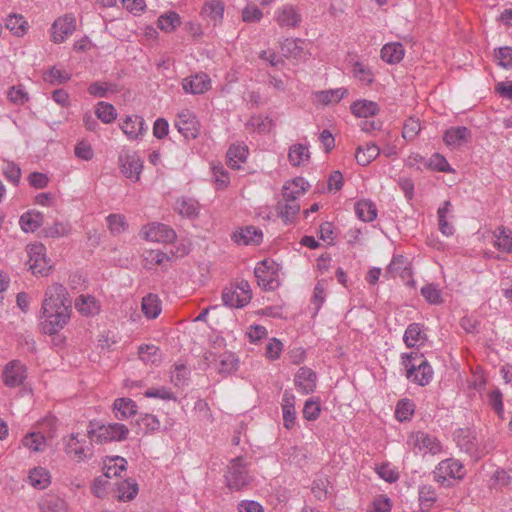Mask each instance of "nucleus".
<instances>
[{
	"instance_id": "nucleus-1",
	"label": "nucleus",
	"mask_w": 512,
	"mask_h": 512,
	"mask_svg": "<svg viewBox=\"0 0 512 512\" xmlns=\"http://www.w3.org/2000/svg\"><path fill=\"white\" fill-rule=\"evenodd\" d=\"M72 301L67 289L54 283L45 291L41 307V329L47 335H53L64 328L71 316Z\"/></svg>"
},
{
	"instance_id": "nucleus-2",
	"label": "nucleus",
	"mask_w": 512,
	"mask_h": 512,
	"mask_svg": "<svg viewBox=\"0 0 512 512\" xmlns=\"http://www.w3.org/2000/svg\"><path fill=\"white\" fill-rule=\"evenodd\" d=\"M402 364L406 368V377L420 386L428 385L433 379V369L422 354L403 353Z\"/></svg>"
},
{
	"instance_id": "nucleus-3",
	"label": "nucleus",
	"mask_w": 512,
	"mask_h": 512,
	"mask_svg": "<svg viewBox=\"0 0 512 512\" xmlns=\"http://www.w3.org/2000/svg\"><path fill=\"white\" fill-rule=\"evenodd\" d=\"M129 435L126 425L120 423L98 424L90 422L88 437L97 443L124 441Z\"/></svg>"
},
{
	"instance_id": "nucleus-4",
	"label": "nucleus",
	"mask_w": 512,
	"mask_h": 512,
	"mask_svg": "<svg viewBox=\"0 0 512 512\" xmlns=\"http://www.w3.org/2000/svg\"><path fill=\"white\" fill-rule=\"evenodd\" d=\"M224 477L227 487L232 490H241L252 481L242 456H238L229 462Z\"/></svg>"
},
{
	"instance_id": "nucleus-5",
	"label": "nucleus",
	"mask_w": 512,
	"mask_h": 512,
	"mask_svg": "<svg viewBox=\"0 0 512 512\" xmlns=\"http://www.w3.org/2000/svg\"><path fill=\"white\" fill-rule=\"evenodd\" d=\"M27 253L29 270L34 275L47 276L53 264L46 257V247L42 243H33L27 246Z\"/></svg>"
},
{
	"instance_id": "nucleus-6",
	"label": "nucleus",
	"mask_w": 512,
	"mask_h": 512,
	"mask_svg": "<svg viewBox=\"0 0 512 512\" xmlns=\"http://www.w3.org/2000/svg\"><path fill=\"white\" fill-rule=\"evenodd\" d=\"M279 265L273 260L265 259L254 270L258 285L265 290H274L279 286Z\"/></svg>"
},
{
	"instance_id": "nucleus-7",
	"label": "nucleus",
	"mask_w": 512,
	"mask_h": 512,
	"mask_svg": "<svg viewBox=\"0 0 512 512\" xmlns=\"http://www.w3.org/2000/svg\"><path fill=\"white\" fill-rule=\"evenodd\" d=\"M252 298L250 285L242 280L236 287L225 288L222 293L224 305L234 308H242L247 305Z\"/></svg>"
},
{
	"instance_id": "nucleus-8",
	"label": "nucleus",
	"mask_w": 512,
	"mask_h": 512,
	"mask_svg": "<svg viewBox=\"0 0 512 512\" xmlns=\"http://www.w3.org/2000/svg\"><path fill=\"white\" fill-rule=\"evenodd\" d=\"M464 475L463 465L456 459L442 460L434 470V478L441 484L449 485L450 480L461 479Z\"/></svg>"
},
{
	"instance_id": "nucleus-9",
	"label": "nucleus",
	"mask_w": 512,
	"mask_h": 512,
	"mask_svg": "<svg viewBox=\"0 0 512 512\" xmlns=\"http://www.w3.org/2000/svg\"><path fill=\"white\" fill-rule=\"evenodd\" d=\"M408 444L414 450L423 453L438 454L442 450V445L437 437L423 431H417L409 436Z\"/></svg>"
},
{
	"instance_id": "nucleus-10",
	"label": "nucleus",
	"mask_w": 512,
	"mask_h": 512,
	"mask_svg": "<svg viewBox=\"0 0 512 512\" xmlns=\"http://www.w3.org/2000/svg\"><path fill=\"white\" fill-rule=\"evenodd\" d=\"M119 166L126 178L133 182L139 181L143 169V161L137 153L123 151L119 155Z\"/></svg>"
},
{
	"instance_id": "nucleus-11",
	"label": "nucleus",
	"mask_w": 512,
	"mask_h": 512,
	"mask_svg": "<svg viewBox=\"0 0 512 512\" xmlns=\"http://www.w3.org/2000/svg\"><path fill=\"white\" fill-rule=\"evenodd\" d=\"M27 378V370L19 360L8 362L2 372V380L5 386L16 388L21 386Z\"/></svg>"
},
{
	"instance_id": "nucleus-12",
	"label": "nucleus",
	"mask_w": 512,
	"mask_h": 512,
	"mask_svg": "<svg viewBox=\"0 0 512 512\" xmlns=\"http://www.w3.org/2000/svg\"><path fill=\"white\" fill-rule=\"evenodd\" d=\"M175 127L185 139H195L199 134V122L196 115L189 109L178 113Z\"/></svg>"
},
{
	"instance_id": "nucleus-13",
	"label": "nucleus",
	"mask_w": 512,
	"mask_h": 512,
	"mask_svg": "<svg viewBox=\"0 0 512 512\" xmlns=\"http://www.w3.org/2000/svg\"><path fill=\"white\" fill-rule=\"evenodd\" d=\"M274 20L283 29H294L300 26L302 16L297 7L285 4L275 10Z\"/></svg>"
},
{
	"instance_id": "nucleus-14",
	"label": "nucleus",
	"mask_w": 512,
	"mask_h": 512,
	"mask_svg": "<svg viewBox=\"0 0 512 512\" xmlns=\"http://www.w3.org/2000/svg\"><path fill=\"white\" fill-rule=\"evenodd\" d=\"M146 240L158 243H172L176 239L175 231L168 225L152 223L142 231Z\"/></svg>"
},
{
	"instance_id": "nucleus-15",
	"label": "nucleus",
	"mask_w": 512,
	"mask_h": 512,
	"mask_svg": "<svg viewBox=\"0 0 512 512\" xmlns=\"http://www.w3.org/2000/svg\"><path fill=\"white\" fill-rule=\"evenodd\" d=\"M76 29V19L73 15H65L56 19L52 25V41L62 43Z\"/></svg>"
},
{
	"instance_id": "nucleus-16",
	"label": "nucleus",
	"mask_w": 512,
	"mask_h": 512,
	"mask_svg": "<svg viewBox=\"0 0 512 512\" xmlns=\"http://www.w3.org/2000/svg\"><path fill=\"white\" fill-rule=\"evenodd\" d=\"M182 88L185 93L203 94L211 88V79L206 73H196L183 79Z\"/></svg>"
},
{
	"instance_id": "nucleus-17",
	"label": "nucleus",
	"mask_w": 512,
	"mask_h": 512,
	"mask_svg": "<svg viewBox=\"0 0 512 512\" xmlns=\"http://www.w3.org/2000/svg\"><path fill=\"white\" fill-rule=\"evenodd\" d=\"M471 138V131L464 126L451 127L443 135L444 143L452 148H458L468 143Z\"/></svg>"
},
{
	"instance_id": "nucleus-18",
	"label": "nucleus",
	"mask_w": 512,
	"mask_h": 512,
	"mask_svg": "<svg viewBox=\"0 0 512 512\" xmlns=\"http://www.w3.org/2000/svg\"><path fill=\"white\" fill-rule=\"evenodd\" d=\"M294 382L303 394L312 393L316 387V373L308 367H301L295 375Z\"/></svg>"
},
{
	"instance_id": "nucleus-19",
	"label": "nucleus",
	"mask_w": 512,
	"mask_h": 512,
	"mask_svg": "<svg viewBox=\"0 0 512 512\" xmlns=\"http://www.w3.org/2000/svg\"><path fill=\"white\" fill-rule=\"evenodd\" d=\"M262 237V231L254 226L240 228L233 234L235 242L244 245H258L261 243Z\"/></svg>"
},
{
	"instance_id": "nucleus-20",
	"label": "nucleus",
	"mask_w": 512,
	"mask_h": 512,
	"mask_svg": "<svg viewBox=\"0 0 512 512\" xmlns=\"http://www.w3.org/2000/svg\"><path fill=\"white\" fill-rule=\"evenodd\" d=\"M411 274L412 272L409 268V262L407 258L402 255L394 256L386 271V275H390L392 278L400 277L402 279H406L409 278Z\"/></svg>"
},
{
	"instance_id": "nucleus-21",
	"label": "nucleus",
	"mask_w": 512,
	"mask_h": 512,
	"mask_svg": "<svg viewBox=\"0 0 512 512\" xmlns=\"http://www.w3.org/2000/svg\"><path fill=\"white\" fill-rule=\"evenodd\" d=\"M144 119L141 116L133 115V116H127L120 128L123 131L125 135L129 139H137L139 135H142L144 132Z\"/></svg>"
},
{
	"instance_id": "nucleus-22",
	"label": "nucleus",
	"mask_w": 512,
	"mask_h": 512,
	"mask_svg": "<svg viewBox=\"0 0 512 512\" xmlns=\"http://www.w3.org/2000/svg\"><path fill=\"white\" fill-rule=\"evenodd\" d=\"M427 339L424 325L420 323H412L408 325L404 332L403 340L407 347H415L423 344Z\"/></svg>"
},
{
	"instance_id": "nucleus-23",
	"label": "nucleus",
	"mask_w": 512,
	"mask_h": 512,
	"mask_svg": "<svg viewBox=\"0 0 512 512\" xmlns=\"http://www.w3.org/2000/svg\"><path fill=\"white\" fill-rule=\"evenodd\" d=\"M381 153L380 147L376 143H367L366 145L358 146L355 153L356 161L361 166L369 165Z\"/></svg>"
},
{
	"instance_id": "nucleus-24",
	"label": "nucleus",
	"mask_w": 512,
	"mask_h": 512,
	"mask_svg": "<svg viewBox=\"0 0 512 512\" xmlns=\"http://www.w3.org/2000/svg\"><path fill=\"white\" fill-rule=\"evenodd\" d=\"M404 54L405 49L399 42L387 43L381 49V59L388 64L399 63Z\"/></svg>"
},
{
	"instance_id": "nucleus-25",
	"label": "nucleus",
	"mask_w": 512,
	"mask_h": 512,
	"mask_svg": "<svg viewBox=\"0 0 512 512\" xmlns=\"http://www.w3.org/2000/svg\"><path fill=\"white\" fill-rule=\"evenodd\" d=\"M248 148L245 145L232 144L227 151V164L232 169H239L247 159Z\"/></svg>"
},
{
	"instance_id": "nucleus-26",
	"label": "nucleus",
	"mask_w": 512,
	"mask_h": 512,
	"mask_svg": "<svg viewBox=\"0 0 512 512\" xmlns=\"http://www.w3.org/2000/svg\"><path fill=\"white\" fill-rule=\"evenodd\" d=\"M202 15L207 17L214 26L222 22L224 15V4L220 0H211L204 4Z\"/></svg>"
},
{
	"instance_id": "nucleus-27",
	"label": "nucleus",
	"mask_w": 512,
	"mask_h": 512,
	"mask_svg": "<svg viewBox=\"0 0 512 512\" xmlns=\"http://www.w3.org/2000/svg\"><path fill=\"white\" fill-rule=\"evenodd\" d=\"M350 109L359 118H368L379 112L378 104L369 100H357L351 104Z\"/></svg>"
},
{
	"instance_id": "nucleus-28",
	"label": "nucleus",
	"mask_w": 512,
	"mask_h": 512,
	"mask_svg": "<svg viewBox=\"0 0 512 512\" xmlns=\"http://www.w3.org/2000/svg\"><path fill=\"white\" fill-rule=\"evenodd\" d=\"M276 210L285 223H291L300 211V204L298 201L279 200Z\"/></svg>"
},
{
	"instance_id": "nucleus-29",
	"label": "nucleus",
	"mask_w": 512,
	"mask_h": 512,
	"mask_svg": "<svg viewBox=\"0 0 512 512\" xmlns=\"http://www.w3.org/2000/svg\"><path fill=\"white\" fill-rule=\"evenodd\" d=\"M113 409L117 419H126L137 413V405L130 398H118L114 401Z\"/></svg>"
},
{
	"instance_id": "nucleus-30",
	"label": "nucleus",
	"mask_w": 512,
	"mask_h": 512,
	"mask_svg": "<svg viewBox=\"0 0 512 512\" xmlns=\"http://www.w3.org/2000/svg\"><path fill=\"white\" fill-rule=\"evenodd\" d=\"M304 40L300 38H286L280 44L281 53L286 58H300L303 54Z\"/></svg>"
},
{
	"instance_id": "nucleus-31",
	"label": "nucleus",
	"mask_w": 512,
	"mask_h": 512,
	"mask_svg": "<svg viewBox=\"0 0 512 512\" xmlns=\"http://www.w3.org/2000/svg\"><path fill=\"white\" fill-rule=\"evenodd\" d=\"M65 452L69 457L77 459V461L87 458L86 448L83 446L82 441L78 439L77 434L74 433L65 441Z\"/></svg>"
},
{
	"instance_id": "nucleus-32",
	"label": "nucleus",
	"mask_w": 512,
	"mask_h": 512,
	"mask_svg": "<svg viewBox=\"0 0 512 512\" xmlns=\"http://www.w3.org/2000/svg\"><path fill=\"white\" fill-rule=\"evenodd\" d=\"M75 307L85 316H92L100 311L98 301L90 295H80L75 301Z\"/></svg>"
},
{
	"instance_id": "nucleus-33",
	"label": "nucleus",
	"mask_w": 512,
	"mask_h": 512,
	"mask_svg": "<svg viewBox=\"0 0 512 512\" xmlns=\"http://www.w3.org/2000/svg\"><path fill=\"white\" fill-rule=\"evenodd\" d=\"M88 93L94 97L105 98L108 94L118 93L120 87L116 83L96 81L89 85Z\"/></svg>"
},
{
	"instance_id": "nucleus-34",
	"label": "nucleus",
	"mask_w": 512,
	"mask_h": 512,
	"mask_svg": "<svg viewBox=\"0 0 512 512\" xmlns=\"http://www.w3.org/2000/svg\"><path fill=\"white\" fill-rule=\"evenodd\" d=\"M348 93L346 88H336L325 91H319L315 94V97L318 102L327 106L329 104H337L339 103L344 96Z\"/></svg>"
},
{
	"instance_id": "nucleus-35",
	"label": "nucleus",
	"mask_w": 512,
	"mask_h": 512,
	"mask_svg": "<svg viewBox=\"0 0 512 512\" xmlns=\"http://www.w3.org/2000/svg\"><path fill=\"white\" fill-rule=\"evenodd\" d=\"M117 498L120 501L127 502L133 500L138 494V484L131 479L123 480L117 484Z\"/></svg>"
},
{
	"instance_id": "nucleus-36",
	"label": "nucleus",
	"mask_w": 512,
	"mask_h": 512,
	"mask_svg": "<svg viewBox=\"0 0 512 512\" xmlns=\"http://www.w3.org/2000/svg\"><path fill=\"white\" fill-rule=\"evenodd\" d=\"M127 461L121 456L109 457L104 463V477L111 478L119 476L121 472L126 470Z\"/></svg>"
},
{
	"instance_id": "nucleus-37",
	"label": "nucleus",
	"mask_w": 512,
	"mask_h": 512,
	"mask_svg": "<svg viewBox=\"0 0 512 512\" xmlns=\"http://www.w3.org/2000/svg\"><path fill=\"white\" fill-rule=\"evenodd\" d=\"M142 311L147 318L155 319L161 313V302L156 294H148L142 299Z\"/></svg>"
},
{
	"instance_id": "nucleus-38",
	"label": "nucleus",
	"mask_w": 512,
	"mask_h": 512,
	"mask_svg": "<svg viewBox=\"0 0 512 512\" xmlns=\"http://www.w3.org/2000/svg\"><path fill=\"white\" fill-rule=\"evenodd\" d=\"M357 217L364 222H371L377 217V209L373 202L361 200L355 204Z\"/></svg>"
},
{
	"instance_id": "nucleus-39",
	"label": "nucleus",
	"mask_w": 512,
	"mask_h": 512,
	"mask_svg": "<svg viewBox=\"0 0 512 512\" xmlns=\"http://www.w3.org/2000/svg\"><path fill=\"white\" fill-rule=\"evenodd\" d=\"M5 26L18 37L25 35L29 27L24 17L18 14L9 15L6 19Z\"/></svg>"
},
{
	"instance_id": "nucleus-40",
	"label": "nucleus",
	"mask_w": 512,
	"mask_h": 512,
	"mask_svg": "<svg viewBox=\"0 0 512 512\" xmlns=\"http://www.w3.org/2000/svg\"><path fill=\"white\" fill-rule=\"evenodd\" d=\"M30 484L39 490L45 489L50 484V474L48 470L42 467L34 468L29 473Z\"/></svg>"
},
{
	"instance_id": "nucleus-41",
	"label": "nucleus",
	"mask_w": 512,
	"mask_h": 512,
	"mask_svg": "<svg viewBox=\"0 0 512 512\" xmlns=\"http://www.w3.org/2000/svg\"><path fill=\"white\" fill-rule=\"evenodd\" d=\"M457 444L460 449L466 453L477 458L480 457V454L477 450L476 438L469 431H462L457 436Z\"/></svg>"
},
{
	"instance_id": "nucleus-42",
	"label": "nucleus",
	"mask_w": 512,
	"mask_h": 512,
	"mask_svg": "<svg viewBox=\"0 0 512 512\" xmlns=\"http://www.w3.org/2000/svg\"><path fill=\"white\" fill-rule=\"evenodd\" d=\"M42 221L40 212H26L20 217L19 223L23 231L34 232L42 225Z\"/></svg>"
},
{
	"instance_id": "nucleus-43",
	"label": "nucleus",
	"mask_w": 512,
	"mask_h": 512,
	"mask_svg": "<svg viewBox=\"0 0 512 512\" xmlns=\"http://www.w3.org/2000/svg\"><path fill=\"white\" fill-rule=\"evenodd\" d=\"M170 257L160 250H146L143 253V267L145 269H152L156 265H161L169 261Z\"/></svg>"
},
{
	"instance_id": "nucleus-44",
	"label": "nucleus",
	"mask_w": 512,
	"mask_h": 512,
	"mask_svg": "<svg viewBox=\"0 0 512 512\" xmlns=\"http://www.w3.org/2000/svg\"><path fill=\"white\" fill-rule=\"evenodd\" d=\"M310 158L307 146L303 144H295L290 147L288 159L292 166H300Z\"/></svg>"
},
{
	"instance_id": "nucleus-45",
	"label": "nucleus",
	"mask_w": 512,
	"mask_h": 512,
	"mask_svg": "<svg viewBox=\"0 0 512 512\" xmlns=\"http://www.w3.org/2000/svg\"><path fill=\"white\" fill-rule=\"evenodd\" d=\"M39 506L42 512H67L65 501L53 495L45 497Z\"/></svg>"
},
{
	"instance_id": "nucleus-46",
	"label": "nucleus",
	"mask_w": 512,
	"mask_h": 512,
	"mask_svg": "<svg viewBox=\"0 0 512 512\" xmlns=\"http://www.w3.org/2000/svg\"><path fill=\"white\" fill-rule=\"evenodd\" d=\"M181 24V18L176 12H169L159 16L157 20V26L159 29L165 32H171L175 30Z\"/></svg>"
},
{
	"instance_id": "nucleus-47",
	"label": "nucleus",
	"mask_w": 512,
	"mask_h": 512,
	"mask_svg": "<svg viewBox=\"0 0 512 512\" xmlns=\"http://www.w3.org/2000/svg\"><path fill=\"white\" fill-rule=\"evenodd\" d=\"M95 114L97 118L105 124L112 123L117 117V112L114 106L104 101L97 104Z\"/></svg>"
},
{
	"instance_id": "nucleus-48",
	"label": "nucleus",
	"mask_w": 512,
	"mask_h": 512,
	"mask_svg": "<svg viewBox=\"0 0 512 512\" xmlns=\"http://www.w3.org/2000/svg\"><path fill=\"white\" fill-rule=\"evenodd\" d=\"M450 207V201H445L437 211L439 230L446 236H451L454 233V227L446 219Z\"/></svg>"
},
{
	"instance_id": "nucleus-49",
	"label": "nucleus",
	"mask_w": 512,
	"mask_h": 512,
	"mask_svg": "<svg viewBox=\"0 0 512 512\" xmlns=\"http://www.w3.org/2000/svg\"><path fill=\"white\" fill-rule=\"evenodd\" d=\"M176 210L182 216L196 217L198 215V203L190 198H181L176 201Z\"/></svg>"
},
{
	"instance_id": "nucleus-50",
	"label": "nucleus",
	"mask_w": 512,
	"mask_h": 512,
	"mask_svg": "<svg viewBox=\"0 0 512 512\" xmlns=\"http://www.w3.org/2000/svg\"><path fill=\"white\" fill-rule=\"evenodd\" d=\"M495 247L502 251L509 253L512 250V236L511 231L505 227L498 229V233L495 234Z\"/></svg>"
},
{
	"instance_id": "nucleus-51",
	"label": "nucleus",
	"mask_w": 512,
	"mask_h": 512,
	"mask_svg": "<svg viewBox=\"0 0 512 512\" xmlns=\"http://www.w3.org/2000/svg\"><path fill=\"white\" fill-rule=\"evenodd\" d=\"M424 299L432 305H439L443 303V298L440 289L436 284H427L420 290Z\"/></svg>"
},
{
	"instance_id": "nucleus-52",
	"label": "nucleus",
	"mask_w": 512,
	"mask_h": 512,
	"mask_svg": "<svg viewBox=\"0 0 512 512\" xmlns=\"http://www.w3.org/2000/svg\"><path fill=\"white\" fill-rule=\"evenodd\" d=\"M238 360L234 354L226 352L220 355L218 371L221 374L228 375L237 369Z\"/></svg>"
},
{
	"instance_id": "nucleus-53",
	"label": "nucleus",
	"mask_w": 512,
	"mask_h": 512,
	"mask_svg": "<svg viewBox=\"0 0 512 512\" xmlns=\"http://www.w3.org/2000/svg\"><path fill=\"white\" fill-rule=\"evenodd\" d=\"M415 405L409 399H402L396 405L395 416L396 418L403 422L409 420L414 413Z\"/></svg>"
},
{
	"instance_id": "nucleus-54",
	"label": "nucleus",
	"mask_w": 512,
	"mask_h": 512,
	"mask_svg": "<svg viewBox=\"0 0 512 512\" xmlns=\"http://www.w3.org/2000/svg\"><path fill=\"white\" fill-rule=\"evenodd\" d=\"M22 443L25 447L35 452L43 451L46 445L44 436L37 432L26 435Z\"/></svg>"
},
{
	"instance_id": "nucleus-55",
	"label": "nucleus",
	"mask_w": 512,
	"mask_h": 512,
	"mask_svg": "<svg viewBox=\"0 0 512 512\" xmlns=\"http://www.w3.org/2000/svg\"><path fill=\"white\" fill-rule=\"evenodd\" d=\"M353 75L365 85H370L374 81L372 70L361 62L353 64Z\"/></svg>"
},
{
	"instance_id": "nucleus-56",
	"label": "nucleus",
	"mask_w": 512,
	"mask_h": 512,
	"mask_svg": "<svg viewBox=\"0 0 512 512\" xmlns=\"http://www.w3.org/2000/svg\"><path fill=\"white\" fill-rule=\"evenodd\" d=\"M425 166L433 171L439 172H451L452 168L450 167L446 158L439 154L434 153L428 161L425 162Z\"/></svg>"
},
{
	"instance_id": "nucleus-57",
	"label": "nucleus",
	"mask_w": 512,
	"mask_h": 512,
	"mask_svg": "<svg viewBox=\"0 0 512 512\" xmlns=\"http://www.w3.org/2000/svg\"><path fill=\"white\" fill-rule=\"evenodd\" d=\"M497 64L505 69L512 68V48L503 46L495 50Z\"/></svg>"
},
{
	"instance_id": "nucleus-58",
	"label": "nucleus",
	"mask_w": 512,
	"mask_h": 512,
	"mask_svg": "<svg viewBox=\"0 0 512 512\" xmlns=\"http://www.w3.org/2000/svg\"><path fill=\"white\" fill-rule=\"evenodd\" d=\"M137 424L145 433H150L160 428V422L156 416L152 414H143L137 419Z\"/></svg>"
},
{
	"instance_id": "nucleus-59",
	"label": "nucleus",
	"mask_w": 512,
	"mask_h": 512,
	"mask_svg": "<svg viewBox=\"0 0 512 512\" xmlns=\"http://www.w3.org/2000/svg\"><path fill=\"white\" fill-rule=\"evenodd\" d=\"M421 125L418 119L409 118L403 126L402 137L406 140H413L420 132Z\"/></svg>"
},
{
	"instance_id": "nucleus-60",
	"label": "nucleus",
	"mask_w": 512,
	"mask_h": 512,
	"mask_svg": "<svg viewBox=\"0 0 512 512\" xmlns=\"http://www.w3.org/2000/svg\"><path fill=\"white\" fill-rule=\"evenodd\" d=\"M321 412V406L319 401L308 399L303 408V417L308 421L316 420Z\"/></svg>"
},
{
	"instance_id": "nucleus-61",
	"label": "nucleus",
	"mask_w": 512,
	"mask_h": 512,
	"mask_svg": "<svg viewBox=\"0 0 512 512\" xmlns=\"http://www.w3.org/2000/svg\"><path fill=\"white\" fill-rule=\"evenodd\" d=\"M46 237L57 238L67 235L70 232L68 224L55 222L51 226H47L43 230Z\"/></svg>"
},
{
	"instance_id": "nucleus-62",
	"label": "nucleus",
	"mask_w": 512,
	"mask_h": 512,
	"mask_svg": "<svg viewBox=\"0 0 512 512\" xmlns=\"http://www.w3.org/2000/svg\"><path fill=\"white\" fill-rule=\"evenodd\" d=\"M9 100L17 105H22L29 100L28 93L22 85L12 86L8 91Z\"/></svg>"
},
{
	"instance_id": "nucleus-63",
	"label": "nucleus",
	"mask_w": 512,
	"mask_h": 512,
	"mask_svg": "<svg viewBox=\"0 0 512 512\" xmlns=\"http://www.w3.org/2000/svg\"><path fill=\"white\" fill-rule=\"evenodd\" d=\"M263 17L262 11L255 5H247L242 10V20L247 23H257Z\"/></svg>"
},
{
	"instance_id": "nucleus-64",
	"label": "nucleus",
	"mask_w": 512,
	"mask_h": 512,
	"mask_svg": "<svg viewBox=\"0 0 512 512\" xmlns=\"http://www.w3.org/2000/svg\"><path fill=\"white\" fill-rule=\"evenodd\" d=\"M214 181L219 188H225L228 186L230 179L227 170L222 165H215L212 168Z\"/></svg>"
}]
</instances>
